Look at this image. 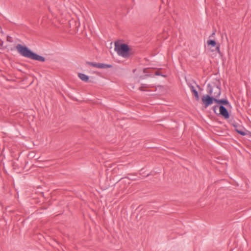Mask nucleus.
Here are the masks:
<instances>
[{
    "mask_svg": "<svg viewBox=\"0 0 251 251\" xmlns=\"http://www.w3.org/2000/svg\"><path fill=\"white\" fill-rule=\"evenodd\" d=\"M154 75H160L164 77H166L167 75H163L159 71H157L154 73Z\"/></svg>",
    "mask_w": 251,
    "mask_h": 251,
    "instance_id": "15",
    "label": "nucleus"
},
{
    "mask_svg": "<svg viewBox=\"0 0 251 251\" xmlns=\"http://www.w3.org/2000/svg\"><path fill=\"white\" fill-rule=\"evenodd\" d=\"M149 175H150V174H147V176H149Z\"/></svg>",
    "mask_w": 251,
    "mask_h": 251,
    "instance_id": "23",
    "label": "nucleus"
},
{
    "mask_svg": "<svg viewBox=\"0 0 251 251\" xmlns=\"http://www.w3.org/2000/svg\"><path fill=\"white\" fill-rule=\"evenodd\" d=\"M8 37L9 36L7 37V41L11 42V41H10V39H8Z\"/></svg>",
    "mask_w": 251,
    "mask_h": 251,
    "instance_id": "20",
    "label": "nucleus"
},
{
    "mask_svg": "<svg viewBox=\"0 0 251 251\" xmlns=\"http://www.w3.org/2000/svg\"><path fill=\"white\" fill-rule=\"evenodd\" d=\"M8 37L9 36L7 37V41L11 42V41H10V39H8Z\"/></svg>",
    "mask_w": 251,
    "mask_h": 251,
    "instance_id": "21",
    "label": "nucleus"
},
{
    "mask_svg": "<svg viewBox=\"0 0 251 251\" xmlns=\"http://www.w3.org/2000/svg\"><path fill=\"white\" fill-rule=\"evenodd\" d=\"M219 108V106L218 105H215L212 107V109L215 113V114L219 115V113L217 112V109Z\"/></svg>",
    "mask_w": 251,
    "mask_h": 251,
    "instance_id": "17",
    "label": "nucleus"
},
{
    "mask_svg": "<svg viewBox=\"0 0 251 251\" xmlns=\"http://www.w3.org/2000/svg\"><path fill=\"white\" fill-rule=\"evenodd\" d=\"M78 76L81 80L84 82H88L89 81V77L84 74L78 73Z\"/></svg>",
    "mask_w": 251,
    "mask_h": 251,
    "instance_id": "10",
    "label": "nucleus"
},
{
    "mask_svg": "<svg viewBox=\"0 0 251 251\" xmlns=\"http://www.w3.org/2000/svg\"><path fill=\"white\" fill-rule=\"evenodd\" d=\"M207 44L208 46H210L211 47H214L217 45L218 43H217L216 41L214 40L210 39L208 40L207 41Z\"/></svg>",
    "mask_w": 251,
    "mask_h": 251,
    "instance_id": "11",
    "label": "nucleus"
},
{
    "mask_svg": "<svg viewBox=\"0 0 251 251\" xmlns=\"http://www.w3.org/2000/svg\"><path fill=\"white\" fill-rule=\"evenodd\" d=\"M215 47H216V50L218 52V53L219 54H221L222 53L221 52L220 50V44L219 43H218L217 45Z\"/></svg>",
    "mask_w": 251,
    "mask_h": 251,
    "instance_id": "16",
    "label": "nucleus"
},
{
    "mask_svg": "<svg viewBox=\"0 0 251 251\" xmlns=\"http://www.w3.org/2000/svg\"><path fill=\"white\" fill-rule=\"evenodd\" d=\"M86 64L88 65L93 66L94 67L101 68V69H105V68H112V65L111 64H106L101 63H96L93 62H89L87 61Z\"/></svg>",
    "mask_w": 251,
    "mask_h": 251,
    "instance_id": "5",
    "label": "nucleus"
},
{
    "mask_svg": "<svg viewBox=\"0 0 251 251\" xmlns=\"http://www.w3.org/2000/svg\"><path fill=\"white\" fill-rule=\"evenodd\" d=\"M234 130L239 134L244 136L246 134L245 132V128L238 123L234 127Z\"/></svg>",
    "mask_w": 251,
    "mask_h": 251,
    "instance_id": "8",
    "label": "nucleus"
},
{
    "mask_svg": "<svg viewBox=\"0 0 251 251\" xmlns=\"http://www.w3.org/2000/svg\"><path fill=\"white\" fill-rule=\"evenodd\" d=\"M219 108V115H221L222 117H223L225 119H228L230 117V114L228 111L227 108H226L225 106H222L221 108Z\"/></svg>",
    "mask_w": 251,
    "mask_h": 251,
    "instance_id": "7",
    "label": "nucleus"
},
{
    "mask_svg": "<svg viewBox=\"0 0 251 251\" xmlns=\"http://www.w3.org/2000/svg\"><path fill=\"white\" fill-rule=\"evenodd\" d=\"M153 86L151 85H148L147 84H141V86L139 88V90L141 91H145V88H148L152 87Z\"/></svg>",
    "mask_w": 251,
    "mask_h": 251,
    "instance_id": "12",
    "label": "nucleus"
},
{
    "mask_svg": "<svg viewBox=\"0 0 251 251\" xmlns=\"http://www.w3.org/2000/svg\"><path fill=\"white\" fill-rule=\"evenodd\" d=\"M229 123L233 127H234L238 123L235 121L233 118H231L228 120Z\"/></svg>",
    "mask_w": 251,
    "mask_h": 251,
    "instance_id": "14",
    "label": "nucleus"
},
{
    "mask_svg": "<svg viewBox=\"0 0 251 251\" xmlns=\"http://www.w3.org/2000/svg\"><path fill=\"white\" fill-rule=\"evenodd\" d=\"M2 31V28L0 26V33Z\"/></svg>",
    "mask_w": 251,
    "mask_h": 251,
    "instance_id": "22",
    "label": "nucleus"
},
{
    "mask_svg": "<svg viewBox=\"0 0 251 251\" xmlns=\"http://www.w3.org/2000/svg\"><path fill=\"white\" fill-rule=\"evenodd\" d=\"M114 50L119 56L124 58H129L131 53V50L127 44L120 43L118 41L115 42Z\"/></svg>",
    "mask_w": 251,
    "mask_h": 251,
    "instance_id": "3",
    "label": "nucleus"
},
{
    "mask_svg": "<svg viewBox=\"0 0 251 251\" xmlns=\"http://www.w3.org/2000/svg\"><path fill=\"white\" fill-rule=\"evenodd\" d=\"M190 90L195 97V100L197 101L200 100V96L198 92L192 84H188Z\"/></svg>",
    "mask_w": 251,
    "mask_h": 251,
    "instance_id": "9",
    "label": "nucleus"
},
{
    "mask_svg": "<svg viewBox=\"0 0 251 251\" xmlns=\"http://www.w3.org/2000/svg\"><path fill=\"white\" fill-rule=\"evenodd\" d=\"M143 73H147V74H149L147 72V68H145L143 69Z\"/></svg>",
    "mask_w": 251,
    "mask_h": 251,
    "instance_id": "19",
    "label": "nucleus"
},
{
    "mask_svg": "<svg viewBox=\"0 0 251 251\" xmlns=\"http://www.w3.org/2000/svg\"><path fill=\"white\" fill-rule=\"evenodd\" d=\"M207 93L214 98H218L221 93V82L219 79H216L207 85Z\"/></svg>",
    "mask_w": 251,
    "mask_h": 251,
    "instance_id": "2",
    "label": "nucleus"
},
{
    "mask_svg": "<svg viewBox=\"0 0 251 251\" xmlns=\"http://www.w3.org/2000/svg\"><path fill=\"white\" fill-rule=\"evenodd\" d=\"M215 103L219 105V108H221L222 106H224V105H226L227 107L231 106L226 99H218V98H216Z\"/></svg>",
    "mask_w": 251,
    "mask_h": 251,
    "instance_id": "6",
    "label": "nucleus"
},
{
    "mask_svg": "<svg viewBox=\"0 0 251 251\" xmlns=\"http://www.w3.org/2000/svg\"><path fill=\"white\" fill-rule=\"evenodd\" d=\"M197 87L199 89V90L200 91H201L202 90V89L200 87V86L199 85H197Z\"/></svg>",
    "mask_w": 251,
    "mask_h": 251,
    "instance_id": "18",
    "label": "nucleus"
},
{
    "mask_svg": "<svg viewBox=\"0 0 251 251\" xmlns=\"http://www.w3.org/2000/svg\"><path fill=\"white\" fill-rule=\"evenodd\" d=\"M214 34H215V33H214V32H213V33H212V35H214Z\"/></svg>",
    "mask_w": 251,
    "mask_h": 251,
    "instance_id": "24",
    "label": "nucleus"
},
{
    "mask_svg": "<svg viewBox=\"0 0 251 251\" xmlns=\"http://www.w3.org/2000/svg\"><path fill=\"white\" fill-rule=\"evenodd\" d=\"M16 49L19 53L25 57L42 62H44L46 60L44 57L34 52L25 46L18 44L16 46Z\"/></svg>",
    "mask_w": 251,
    "mask_h": 251,
    "instance_id": "1",
    "label": "nucleus"
},
{
    "mask_svg": "<svg viewBox=\"0 0 251 251\" xmlns=\"http://www.w3.org/2000/svg\"><path fill=\"white\" fill-rule=\"evenodd\" d=\"M153 75L152 74H147L145 75H142L139 76V78L140 79H146L148 77H152L153 76Z\"/></svg>",
    "mask_w": 251,
    "mask_h": 251,
    "instance_id": "13",
    "label": "nucleus"
},
{
    "mask_svg": "<svg viewBox=\"0 0 251 251\" xmlns=\"http://www.w3.org/2000/svg\"><path fill=\"white\" fill-rule=\"evenodd\" d=\"M216 98L210 95L208 93L204 95L201 97L202 104L203 105L204 107L206 108L208 106L215 103Z\"/></svg>",
    "mask_w": 251,
    "mask_h": 251,
    "instance_id": "4",
    "label": "nucleus"
}]
</instances>
